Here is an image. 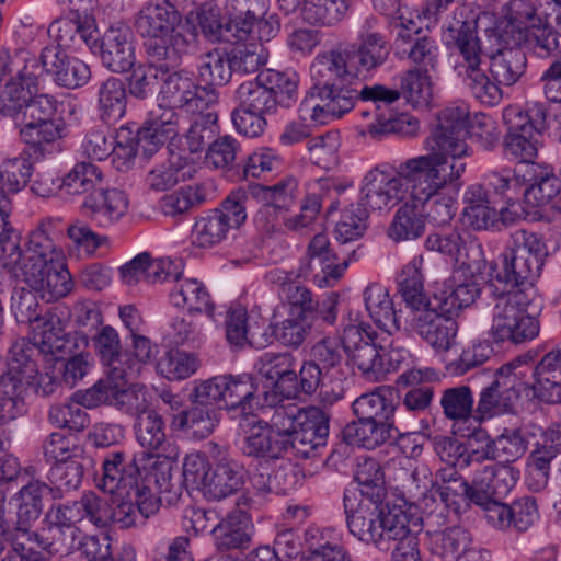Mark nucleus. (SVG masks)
<instances>
[{"mask_svg": "<svg viewBox=\"0 0 561 561\" xmlns=\"http://www.w3.org/2000/svg\"><path fill=\"white\" fill-rule=\"evenodd\" d=\"M443 39L451 50L454 71L463 85L482 104L497 105L501 85H514L527 68L526 53L517 44H505L485 62L486 56L479 37V15L466 8H456L443 26Z\"/></svg>", "mask_w": 561, "mask_h": 561, "instance_id": "obj_1", "label": "nucleus"}, {"mask_svg": "<svg viewBox=\"0 0 561 561\" xmlns=\"http://www.w3.org/2000/svg\"><path fill=\"white\" fill-rule=\"evenodd\" d=\"M346 525L352 536L378 550L392 549L394 539L408 534L412 514L401 505H382V501L362 499L346 489L343 496Z\"/></svg>", "mask_w": 561, "mask_h": 561, "instance_id": "obj_2", "label": "nucleus"}, {"mask_svg": "<svg viewBox=\"0 0 561 561\" xmlns=\"http://www.w3.org/2000/svg\"><path fill=\"white\" fill-rule=\"evenodd\" d=\"M350 102L347 96L325 95L312 85L310 93L299 104V121L309 126L324 125L330 117H341L350 112Z\"/></svg>", "mask_w": 561, "mask_h": 561, "instance_id": "obj_30", "label": "nucleus"}, {"mask_svg": "<svg viewBox=\"0 0 561 561\" xmlns=\"http://www.w3.org/2000/svg\"><path fill=\"white\" fill-rule=\"evenodd\" d=\"M529 180L533 183L524 192V203L535 210L548 204L561 190L559 179L548 168L533 164Z\"/></svg>", "mask_w": 561, "mask_h": 561, "instance_id": "obj_57", "label": "nucleus"}, {"mask_svg": "<svg viewBox=\"0 0 561 561\" xmlns=\"http://www.w3.org/2000/svg\"><path fill=\"white\" fill-rule=\"evenodd\" d=\"M252 533L250 517L241 510L230 512L210 529L214 545L220 552L248 549L252 542Z\"/></svg>", "mask_w": 561, "mask_h": 561, "instance_id": "obj_29", "label": "nucleus"}, {"mask_svg": "<svg viewBox=\"0 0 561 561\" xmlns=\"http://www.w3.org/2000/svg\"><path fill=\"white\" fill-rule=\"evenodd\" d=\"M58 496L57 490L37 479L23 485L12 497L16 503L18 531L27 529V526L42 515L46 499L56 500Z\"/></svg>", "mask_w": 561, "mask_h": 561, "instance_id": "obj_32", "label": "nucleus"}, {"mask_svg": "<svg viewBox=\"0 0 561 561\" xmlns=\"http://www.w3.org/2000/svg\"><path fill=\"white\" fill-rule=\"evenodd\" d=\"M352 409L359 420L396 430L394 419L399 409V398L391 388L377 387L374 391L363 393L354 400Z\"/></svg>", "mask_w": 561, "mask_h": 561, "instance_id": "obj_27", "label": "nucleus"}, {"mask_svg": "<svg viewBox=\"0 0 561 561\" xmlns=\"http://www.w3.org/2000/svg\"><path fill=\"white\" fill-rule=\"evenodd\" d=\"M520 470L513 465L493 463L476 470L473 484L474 504L505 497L516 485Z\"/></svg>", "mask_w": 561, "mask_h": 561, "instance_id": "obj_24", "label": "nucleus"}, {"mask_svg": "<svg viewBox=\"0 0 561 561\" xmlns=\"http://www.w3.org/2000/svg\"><path fill=\"white\" fill-rule=\"evenodd\" d=\"M161 468L163 469L161 478L158 477L157 470L152 471L147 476L146 481L139 482L137 480L124 494V497L135 503L138 513L144 519L154 515L161 506V499L158 496L157 490H153L149 484L154 482L157 489H168L171 479V466L167 462L165 466L162 463Z\"/></svg>", "mask_w": 561, "mask_h": 561, "instance_id": "obj_40", "label": "nucleus"}, {"mask_svg": "<svg viewBox=\"0 0 561 561\" xmlns=\"http://www.w3.org/2000/svg\"><path fill=\"white\" fill-rule=\"evenodd\" d=\"M376 70L346 43L318 54L310 66L314 90L325 95L341 96L351 90L355 79L366 78Z\"/></svg>", "mask_w": 561, "mask_h": 561, "instance_id": "obj_6", "label": "nucleus"}, {"mask_svg": "<svg viewBox=\"0 0 561 561\" xmlns=\"http://www.w3.org/2000/svg\"><path fill=\"white\" fill-rule=\"evenodd\" d=\"M81 207L99 227L108 228L126 215L128 198L121 190L100 185L84 197Z\"/></svg>", "mask_w": 561, "mask_h": 561, "instance_id": "obj_25", "label": "nucleus"}, {"mask_svg": "<svg viewBox=\"0 0 561 561\" xmlns=\"http://www.w3.org/2000/svg\"><path fill=\"white\" fill-rule=\"evenodd\" d=\"M465 203L463 216L474 230L489 229L496 224V201L489 198L482 185H470L465 193Z\"/></svg>", "mask_w": 561, "mask_h": 561, "instance_id": "obj_45", "label": "nucleus"}, {"mask_svg": "<svg viewBox=\"0 0 561 561\" xmlns=\"http://www.w3.org/2000/svg\"><path fill=\"white\" fill-rule=\"evenodd\" d=\"M197 21L202 33L211 42L238 43L231 19L221 15L220 7L214 1L203 3L197 10Z\"/></svg>", "mask_w": 561, "mask_h": 561, "instance_id": "obj_56", "label": "nucleus"}, {"mask_svg": "<svg viewBox=\"0 0 561 561\" xmlns=\"http://www.w3.org/2000/svg\"><path fill=\"white\" fill-rule=\"evenodd\" d=\"M398 91L413 108H427L433 98L431 77L416 67L408 69L400 77Z\"/></svg>", "mask_w": 561, "mask_h": 561, "instance_id": "obj_62", "label": "nucleus"}, {"mask_svg": "<svg viewBox=\"0 0 561 561\" xmlns=\"http://www.w3.org/2000/svg\"><path fill=\"white\" fill-rule=\"evenodd\" d=\"M270 0H226L225 18L231 19L234 34L245 41L256 23L266 15Z\"/></svg>", "mask_w": 561, "mask_h": 561, "instance_id": "obj_44", "label": "nucleus"}, {"mask_svg": "<svg viewBox=\"0 0 561 561\" xmlns=\"http://www.w3.org/2000/svg\"><path fill=\"white\" fill-rule=\"evenodd\" d=\"M392 432L378 423L357 419L343 427L341 437L350 446L375 449L390 439Z\"/></svg>", "mask_w": 561, "mask_h": 561, "instance_id": "obj_53", "label": "nucleus"}, {"mask_svg": "<svg viewBox=\"0 0 561 561\" xmlns=\"http://www.w3.org/2000/svg\"><path fill=\"white\" fill-rule=\"evenodd\" d=\"M65 257L62 248L55 243L43 226L30 233L24 250L20 247L19 233L11 227L9 237L3 239L0 248V267L11 278L54 262L58 263V260Z\"/></svg>", "mask_w": 561, "mask_h": 561, "instance_id": "obj_8", "label": "nucleus"}, {"mask_svg": "<svg viewBox=\"0 0 561 561\" xmlns=\"http://www.w3.org/2000/svg\"><path fill=\"white\" fill-rule=\"evenodd\" d=\"M470 277L463 276V271L456 272L450 278L449 293H442V296H434V300L442 312L454 313L462 308L472 305L480 295V286L473 278L474 271Z\"/></svg>", "mask_w": 561, "mask_h": 561, "instance_id": "obj_48", "label": "nucleus"}, {"mask_svg": "<svg viewBox=\"0 0 561 561\" xmlns=\"http://www.w3.org/2000/svg\"><path fill=\"white\" fill-rule=\"evenodd\" d=\"M402 44L399 46L400 58H407L417 69L435 71L439 64V47L435 39L428 36H412L411 34H398Z\"/></svg>", "mask_w": 561, "mask_h": 561, "instance_id": "obj_47", "label": "nucleus"}, {"mask_svg": "<svg viewBox=\"0 0 561 561\" xmlns=\"http://www.w3.org/2000/svg\"><path fill=\"white\" fill-rule=\"evenodd\" d=\"M159 93L167 105L191 114L205 112L219 99L216 89L197 85L191 76L178 71L164 77Z\"/></svg>", "mask_w": 561, "mask_h": 561, "instance_id": "obj_15", "label": "nucleus"}, {"mask_svg": "<svg viewBox=\"0 0 561 561\" xmlns=\"http://www.w3.org/2000/svg\"><path fill=\"white\" fill-rule=\"evenodd\" d=\"M93 344L102 364L107 367L112 378H136L137 367L128 364L124 367L121 339L117 331L111 327H103L93 337Z\"/></svg>", "mask_w": 561, "mask_h": 561, "instance_id": "obj_35", "label": "nucleus"}, {"mask_svg": "<svg viewBox=\"0 0 561 561\" xmlns=\"http://www.w3.org/2000/svg\"><path fill=\"white\" fill-rule=\"evenodd\" d=\"M504 44H517L519 47L525 45L536 57L542 59L558 56L560 47L559 34L546 19H539L523 31H517Z\"/></svg>", "mask_w": 561, "mask_h": 561, "instance_id": "obj_34", "label": "nucleus"}, {"mask_svg": "<svg viewBox=\"0 0 561 561\" xmlns=\"http://www.w3.org/2000/svg\"><path fill=\"white\" fill-rule=\"evenodd\" d=\"M135 28L153 62L181 60L188 48L182 14L169 0L147 2L136 15Z\"/></svg>", "mask_w": 561, "mask_h": 561, "instance_id": "obj_3", "label": "nucleus"}, {"mask_svg": "<svg viewBox=\"0 0 561 561\" xmlns=\"http://www.w3.org/2000/svg\"><path fill=\"white\" fill-rule=\"evenodd\" d=\"M462 175L416 169L410 197L421 214L433 225L444 226L457 211V196Z\"/></svg>", "mask_w": 561, "mask_h": 561, "instance_id": "obj_7", "label": "nucleus"}, {"mask_svg": "<svg viewBox=\"0 0 561 561\" xmlns=\"http://www.w3.org/2000/svg\"><path fill=\"white\" fill-rule=\"evenodd\" d=\"M309 561H353L348 550L333 538L331 529L309 527L305 531Z\"/></svg>", "mask_w": 561, "mask_h": 561, "instance_id": "obj_51", "label": "nucleus"}, {"mask_svg": "<svg viewBox=\"0 0 561 561\" xmlns=\"http://www.w3.org/2000/svg\"><path fill=\"white\" fill-rule=\"evenodd\" d=\"M102 471L99 488L110 494L117 493L123 499L139 474L135 459L124 450L110 451L103 459Z\"/></svg>", "mask_w": 561, "mask_h": 561, "instance_id": "obj_28", "label": "nucleus"}, {"mask_svg": "<svg viewBox=\"0 0 561 561\" xmlns=\"http://www.w3.org/2000/svg\"><path fill=\"white\" fill-rule=\"evenodd\" d=\"M42 69L59 87L78 89L91 78L90 67L77 57L69 56L58 46H46L39 55Z\"/></svg>", "mask_w": 561, "mask_h": 561, "instance_id": "obj_20", "label": "nucleus"}, {"mask_svg": "<svg viewBox=\"0 0 561 561\" xmlns=\"http://www.w3.org/2000/svg\"><path fill=\"white\" fill-rule=\"evenodd\" d=\"M267 85L262 80V71L253 80L242 82L234 92L237 105L254 113H275V101Z\"/></svg>", "mask_w": 561, "mask_h": 561, "instance_id": "obj_60", "label": "nucleus"}, {"mask_svg": "<svg viewBox=\"0 0 561 561\" xmlns=\"http://www.w3.org/2000/svg\"><path fill=\"white\" fill-rule=\"evenodd\" d=\"M424 247L471 272H481L485 266L482 244L466 231L451 229L431 232L425 238Z\"/></svg>", "mask_w": 561, "mask_h": 561, "instance_id": "obj_13", "label": "nucleus"}, {"mask_svg": "<svg viewBox=\"0 0 561 561\" xmlns=\"http://www.w3.org/2000/svg\"><path fill=\"white\" fill-rule=\"evenodd\" d=\"M466 138L467 136L432 128L424 141L427 153L410 158L409 161L419 170L463 175L466 160L471 156Z\"/></svg>", "mask_w": 561, "mask_h": 561, "instance_id": "obj_10", "label": "nucleus"}, {"mask_svg": "<svg viewBox=\"0 0 561 561\" xmlns=\"http://www.w3.org/2000/svg\"><path fill=\"white\" fill-rule=\"evenodd\" d=\"M35 346L26 339H18L10 347L7 369L0 376V393L13 396L31 386L37 375V365L32 359Z\"/></svg>", "mask_w": 561, "mask_h": 561, "instance_id": "obj_19", "label": "nucleus"}, {"mask_svg": "<svg viewBox=\"0 0 561 561\" xmlns=\"http://www.w3.org/2000/svg\"><path fill=\"white\" fill-rule=\"evenodd\" d=\"M249 188L251 195L278 209L279 213H289L297 203L298 181L294 176H286L273 185L255 184Z\"/></svg>", "mask_w": 561, "mask_h": 561, "instance_id": "obj_55", "label": "nucleus"}, {"mask_svg": "<svg viewBox=\"0 0 561 561\" xmlns=\"http://www.w3.org/2000/svg\"><path fill=\"white\" fill-rule=\"evenodd\" d=\"M49 35L57 42L58 47L80 51L83 48L94 50L100 41L93 19L75 13L69 18H59L48 27Z\"/></svg>", "mask_w": 561, "mask_h": 561, "instance_id": "obj_22", "label": "nucleus"}, {"mask_svg": "<svg viewBox=\"0 0 561 561\" xmlns=\"http://www.w3.org/2000/svg\"><path fill=\"white\" fill-rule=\"evenodd\" d=\"M194 171V167L188 163L187 158L171 154L170 159L150 167L144 181L149 191L161 193L173 188L180 182L191 179Z\"/></svg>", "mask_w": 561, "mask_h": 561, "instance_id": "obj_37", "label": "nucleus"}, {"mask_svg": "<svg viewBox=\"0 0 561 561\" xmlns=\"http://www.w3.org/2000/svg\"><path fill=\"white\" fill-rule=\"evenodd\" d=\"M540 332L536 316L524 313L496 298L490 334L496 342L523 344L535 340Z\"/></svg>", "mask_w": 561, "mask_h": 561, "instance_id": "obj_17", "label": "nucleus"}, {"mask_svg": "<svg viewBox=\"0 0 561 561\" xmlns=\"http://www.w3.org/2000/svg\"><path fill=\"white\" fill-rule=\"evenodd\" d=\"M547 250L540 238L524 229L514 231L501 254L502 266L492 265L489 272V287L514 288L529 284L539 277Z\"/></svg>", "mask_w": 561, "mask_h": 561, "instance_id": "obj_4", "label": "nucleus"}, {"mask_svg": "<svg viewBox=\"0 0 561 561\" xmlns=\"http://www.w3.org/2000/svg\"><path fill=\"white\" fill-rule=\"evenodd\" d=\"M377 333L369 325L350 324L342 334L343 351L360 375L370 382L381 381L389 371L379 350Z\"/></svg>", "mask_w": 561, "mask_h": 561, "instance_id": "obj_12", "label": "nucleus"}, {"mask_svg": "<svg viewBox=\"0 0 561 561\" xmlns=\"http://www.w3.org/2000/svg\"><path fill=\"white\" fill-rule=\"evenodd\" d=\"M203 398L213 400L228 410L251 411L256 398L257 385L251 374L219 375L196 381Z\"/></svg>", "mask_w": 561, "mask_h": 561, "instance_id": "obj_14", "label": "nucleus"}, {"mask_svg": "<svg viewBox=\"0 0 561 561\" xmlns=\"http://www.w3.org/2000/svg\"><path fill=\"white\" fill-rule=\"evenodd\" d=\"M181 60L173 62L161 61L153 62L147 58L146 65L136 67L128 81V92L137 100H148L154 94L163 83L164 77L180 65Z\"/></svg>", "mask_w": 561, "mask_h": 561, "instance_id": "obj_38", "label": "nucleus"}, {"mask_svg": "<svg viewBox=\"0 0 561 561\" xmlns=\"http://www.w3.org/2000/svg\"><path fill=\"white\" fill-rule=\"evenodd\" d=\"M15 280L25 283L30 288L41 294L42 298L59 299L66 297L73 287L71 275L66 266V259L58 263L47 264L35 271L21 273Z\"/></svg>", "mask_w": 561, "mask_h": 561, "instance_id": "obj_26", "label": "nucleus"}, {"mask_svg": "<svg viewBox=\"0 0 561 561\" xmlns=\"http://www.w3.org/2000/svg\"><path fill=\"white\" fill-rule=\"evenodd\" d=\"M348 11V0H305L302 20L314 26H334Z\"/></svg>", "mask_w": 561, "mask_h": 561, "instance_id": "obj_63", "label": "nucleus"}, {"mask_svg": "<svg viewBox=\"0 0 561 561\" xmlns=\"http://www.w3.org/2000/svg\"><path fill=\"white\" fill-rule=\"evenodd\" d=\"M100 55L103 65L113 72L128 71L135 64L134 34L129 26L117 23L111 25L102 35Z\"/></svg>", "mask_w": 561, "mask_h": 561, "instance_id": "obj_23", "label": "nucleus"}, {"mask_svg": "<svg viewBox=\"0 0 561 561\" xmlns=\"http://www.w3.org/2000/svg\"><path fill=\"white\" fill-rule=\"evenodd\" d=\"M202 387L195 381L188 394L191 408L175 414L172 426L176 431L204 439L208 437L220 422L221 405L202 397Z\"/></svg>", "mask_w": 561, "mask_h": 561, "instance_id": "obj_18", "label": "nucleus"}, {"mask_svg": "<svg viewBox=\"0 0 561 561\" xmlns=\"http://www.w3.org/2000/svg\"><path fill=\"white\" fill-rule=\"evenodd\" d=\"M471 541V535L466 528L454 526L432 534L430 548L443 559L457 560L468 551Z\"/></svg>", "mask_w": 561, "mask_h": 561, "instance_id": "obj_61", "label": "nucleus"}, {"mask_svg": "<svg viewBox=\"0 0 561 561\" xmlns=\"http://www.w3.org/2000/svg\"><path fill=\"white\" fill-rule=\"evenodd\" d=\"M533 366L522 359L501 366L495 374V386L505 391L506 400L516 407L522 394L531 390Z\"/></svg>", "mask_w": 561, "mask_h": 561, "instance_id": "obj_46", "label": "nucleus"}, {"mask_svg": "<svg viewBox=\"0 0 561 561\" xmlns=\"http://www.w3.org/2000/svg\"><path fill=\"white\" fill-rule=\"evenodd\" d=\"M363 298L365 308L375 324L392 335L401 330L402 310H397L388 289L378 283L369 284Z\"/></svg>", "mask_w": 561, "mask_h": 561, "instance_id": "obj_31", "label": "nucleus"}, {"mask_svg": "<svg viewBox=\"0 0 561 561\" xmlns=\"http://www.w3.org/2000/svg\"><path fill=\"white\" fill-rule=\"evenodd\" d=\"M503 122L506 126L503 141L505 154L518 162L534 164L542 133L548 129L546 104L529 102L525 110L507 106L503 111Z\"/></svg>", "mask_w": 561, "mask_h": 561, "instance_id": "obj_5", "label": "nucleus"}, {"mask_svg": "<svg viewBox=\"0 0 561 561\" xmlns=\"http://www.w3.org/2000/svg\"><path fill=\"white\" fill-rule=\"evenodd\" d=\"M433 304L412 314L411 328L436 351L451 347L458 331L457 322Z\"/></svg>", "mask_w": 561, "mask_h": 561, "instance_id": "obj_21", "label": "nucleus"}, {"mask_svg": "<svg viewBox=\"0 0 561 561\" xmlns=\"http://www.w3.org/2000/svg\"><path fill=\"white\" fill-rule=\"evenodd\" d=\"M245 470L234 460L221 459L208 472L204 494L210 500H222L242 488Z\"/></svg>", "mask_w": 561, "mask_h": 561, "instance_id": "obj_41", "label": "nucleus"}, {"mask_svg": "<svg viewBox=\"0 0 561 561\" xmlns=\"http://www.w3.org/2000/svg\"><path fill=\"white\" fill-rule=\"evenodd\" d=\"M91 462L89 457L83 454L79 457L55 463L49 472V486L58 491L61 499L65 492L77 490L83 478L85 467Z\"/></svg>", "mask_w": 561, "mask_h": 561, "instance_id": "obj_64", "label": "nucleus"}, {"mask_svg": "<svg viewBox=\"0 0 561 561\" xmlns=\"http://www.w3.org/2000/svg\"><path fill=\"white\" fill-rule=\"evenodd\" d=\"M351 257L340 260L330 247L324 233L316 234L307 249V259L301 263L299 276H312L319 287H330L343 276Z\"/></svg>", "mask_w": 561, "mask_h": 561, "instance_id": "obj_16", "label": "nucleus"}, {"mask_svg": "<svg viewBox=\"0 0 561 561\" xmlns=\"http://www.w3.org/2000/svg\"><path fill=\"white\" fill-rule=\"evenodd\" d=\"M272 280L280 283V297L289 306V313L318 318V302L313 300L312 293L305 286L295 282H286V273L271 272Z\"/></svg>", "mask_w": 561, "mask_h": 561, "instance_id": "obj_58", "label": "nucleus"}, {"mask_svg": "<svg viewBox=\"0 0 561 561\" xmlns=\"http://www.w3.org/2000/svg\"><path fill=\"white\" fill-rule=\"evenodd\" d=\"M170 301L176 308H186L190 313L205 312L214 317L215 305L206 286L196 278L184 277L181 272L170 290Z\"/></svg>", "mask_w": 561, "mask_h": 561, "instance_id": "obj_36", "label": "nucleus"}, {"mask_svg": "<svg viewBox=\"0 0 561 561\" xmlns=\"http://www.w3.org/2000/svg\"><path fill=\"white\" fill-rule=\"evenodd\" d=\"M422 264V256L413 257L402 268L397 278L398 290L407 305L412 308V314L436 302L435 300H428L424 294Z\"/></svg>", "mask_w": 561, "mask_h": 561, "instance_id": "obj_49", "label": "nucleus"}, {"mask_svg": "<svg viewBox=\"0 0 561 561\" xmlns=\"http://www.w3.org/2000/svg\"><path fill=\"white\" fill-rule=\"evenodd\" d=\"M247 193L232 192L221 207L198 218L192 230V242L198 248H211L222 242L231 229L239 228L247 219Z\"/></svg>", "mask_w": 561, "mask_h": 561, "instance_id": "obj_11", "label": "nucleus"}, {"mask_svg": "<svg viewBox=\"0 0 561 561\" xmlns=\"http://www.w3.org/2000/svg\"><path fill=\"white\" fill-rule=\"evenodd\" d=\"M416 169L408 160L394 168V173L386 164L369 170L362 181V205L371 210H389L404 201L411 193Z\"/></svg>", "mask_w": 561, "mask_h": 561, "instance_id": "obj_9", "label": "nucleus"}, {"mask_svg": "<svg viewBox=\"0 0 561 561\" xmlns=\"http://www.w3.org/2000/svg\"><path fill=\"white\" fill-rule=\"evenodd\" d=\"M240 449L248 457L276 460L287 451V444L265 426V420L252 417Z\"/></svg>", "mask_w": 561, "mask_h": 561, "instance_id": "obj_33", "label": "nucleus"}, {"mask_svg": "<svg viewBox=\"0 0 561 561\" xmlns=\"http://www.w3.org/2000/svg\"><path fill=\"white\" fill-rule=\"evenodd\" d=\"M127 94L119 78L110 77L98 89V108L104 122L116 121L126 112Z\"/></svg>", "mask_w": 561, "mask_h": 561, "instance_id": "obj_59", "label": "nucleus"}, {"mask_svg": "<svg viewBox=\"0 0 561 561\" xmlns=\"http://www.w3.org/2000/svg\"><path fill=\"white\" fill-rule=\"evenodd\" d=\"M23 530L26 539H30L32 545H36V550L60 554H68L75 550L80 535L76 526H66L50 520L38 533H30L28 529Z\"/></svg>", "mask_w": 561, "mask_h": 561, "instance_id": "obj_42", "label": "nucleus"}, {"mask_svg": "<svg viewBox=\"0 0 561 561\" xmlns=\"http://www.w3.org/2000/svg\"><path fill=\"white\" fill-rule=\"evenodd\" d=\"M425 230V218L409 198L398 208L389 226L388 236L396 242L420 238Z\"/></svg>", "mask_w": 561, "mask_h": 561, "instance_id": "obj_54", "label": "nucleus"}, {"mask_svg": "<svg viewBox=\"0 0 561 561\" xmlns=\"http://www.w3.org/2000/svg\"><path fill=\"white\" fill-rule=\"evenodd\" d=\"M313 333H321L318 318L289 313L288 317L273 325L275 339L284 346L299 348Z\"/></svg>", "mask_w": 561, "mask_h": 561, "instance_id": "obj_52", "label": "nucleus"}, {"mask_svg": "<svg viewBox=\"0 0 561 561\" xmlns=\"http://www.w3.org/2000/svg\"><path fill=\"white\" fill-rule=\"evenodd\" d=\"M33 344L41 353L57 355L65 352L68 340L61 318L54 311H48L36 321Z\"/></svg>", "mask_w": 561, "mask_h": 561, "instance_id": "obj_50", "label": "nucleus"}, {"mask_svg": "<svg viewBox=\"0 0 561 561\" xmlns=\"http://www.w3.org/2000/svg\"><path fill=\"white\" fill-rule=\"evenodd\" d=\"M377 24L376 16L366 18L358 30L356 41L346 43L375 69L381 67L390 55L388 42L385 35L376 30Z\"/></svg>", "mask_w": 561, "mask_h": 561, "instance_id": "obj_39", "label": "nucleus"}, {"mask_svg": "<svg viewBox=\"0 0 561 561\" xmlns=\"http://www.w3.org/2000/svg\"><path fill=\"white\" fill-rule=\"evenodd\" d=\"M35 77V75L19 70L16 77L4 85L0 91V119L18 121L23 116L27 102L31 101Z\"/></svg>", "mask_w": 561, "mask_h": 561, "instance_id": "obj_43", "label": "nucleus"}]
</instances>
